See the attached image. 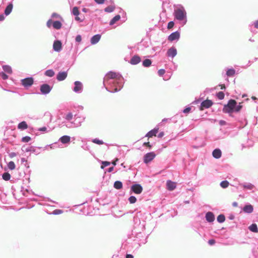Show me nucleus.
I'll return each instance as SVG.
<instances>
[{"mask_svg": "<svg viewBox=\"0 0 258 258\" xmlns=\"http://www.w3.org/2000/svg\"><path fill=\"white\" fill-rule=\"evenodd\" d=\"M123 80L120 74L109 71L103 79V86L107 91L110 93L117 92L123 86Z\"/></svg>", "mask_w": 258, "mask_h": 258, "instance_id": "1", "label": "nucleus"}, {"mask_svg": "<svg viewBox=\"0 0 258 258\" xmlns=\"http://www.w3.org/2000/svg\"><path fill=\"white\" fill-rule=\"evenodd\" d=\"M242 108L241 103L237 104L235 100L231 99L227 104L224 105L223 111L224 113H228L230 116H232L233 112L237 113L240 112Z\"/></svg>", "mask_w": 258, "mask_h": 258, "instance_id": "2", "label": "nucleus"}, {"mask_svg": "<svg viewBox=\"0 0 258 258\" xmlns=\"http://www.w3.org/2000/svg\"><path fill=\"white\" fill-rule=\"evenodd\" d=\"M174 19L177 20L179 24L183 26L187 21V13L183 6L179 5L174 10Z\"/></svg>", "mask_w": 258, "mask_h": 258, "instance_id": "3", "label": "nucleus"}, {"mask_svg": "<svg viewBox=\"0 0 258 258\" xmlns=\"http://www.w3.org/2000/svg\"><path fill=\"white\" fill-rule=\"evenodd\" d=\"M20 82L22 86L25 89H28L34 84V80L32 77H29L21 79Z\"/></svg>", "mask_w": 258, "mask_h": 258, "instance_id": "4", "label": "nucleus"}, {"mask_svg": "<svg viewBox=\"0 0 258 258\" xmlns=\"http://www.w3.org/2000/svg\"><path fill=\"white\" fill-rule=\"evenodd\" d=\"M52 87L46 83H44L40 86V91L42 94L46 95L50 92Z\"/></svg>", "mask_w": 258, "mask_h": 258, "instance_id": "5", "label": "nucleus"}, {"mask_svg": "<svg viewBox=\"0 0 258 258\" xmlns=\"http://www.w3.org/2000/svg\"><path fill=\"white\" fill-rule=\"evenodd\" d=\"M74 86L72 88V90L76 93L80 94L83 90V85L82 83L79 81H76L74 83Z\"/></svg>", "mask_w": 258, "mask_h": 258, "instance_id": "6", "label": "nucleus"}, {"mask_svg": "<svg viewBox=\"0 0 258 258\" xmlns=\"http://www.w3.org/2000/svg\"><path fill=\"white\" fill-rule=\"evenodd\" d=\"M180 36V32L177 30L171 33L168 36V40L170 42L177 41L179 40Z\"/></svg>", "mask_w": 258, "mask_h": 258, "instance_id": "7", "label": "nucleus"}, {"mask_svg": "<svg viewBox=\"0 0 258 258\" xmlns=\"http://www.w3.org/2000/svg\"><path fill=\"white\" fill-rule=\"evenodd\" d=\"M155 157L156 154L154 152L147 153L144 156V162L146 164H148L152 161Z\"/></svg>", "mask_w": 258, "mask_h": 258, "instance_id": "8", "label": "nucleus"}, {"mask_svg": "<svg viewBox=\"0 0 258 258\" xmlns=\"http://www.w3.org/2000/svg\"><path fill=\"white\" fill-rule=\"evenodd\" d=\"M143 191L142 186L139 183H135L132 185L131 187V191L135 194H140Z\"/></svg>", "mask_w": 258, "mask_h": 258, "instance_id": "9", "label": "nucleus"}, {"mask_svg": "<svg viewBox=\"0 0 258 258\" xmlns=\"http://www.w3.org/2000/svg\"><path fill=\"white\" fill-rule=\"evenodd\" d=\"M85 119V117L83 116H75V120L71 124H74V127H78L81 126L82 122H83Z\"/></svg>", "mask_w": 258, "mask_h": 258, "instance_id": "10", "label": "nucleus"}, {"mask_svg": "<svg viewBox=\"0 0 258 258\" xmlns=\"http://www.w3.org/2000/svg\"><path fill=\"white\" fill-rule=\"evenodd\" d=\"M213 105V102L211 100L207 99L202 101L200 106L201 110L210 108Z\"/></svg>", "mask_w": 258, "mask_h": 258, "instance_id": "11", "label": "nucleus"}, {"mask_svg": "<svg viewBox=\"0 0 258 258\" xmlns=\"http://www.w3.org/2000/svg\"><path fill=\"white\" fill-rule=\"evenodd\" d=\"M53 49L55 52H59L62 50V43L60 40H55L53 43Z\"/></svg>", "mask_w": 258, "mask_h": 258, "instance_id": "12", "label": "nucleus"}, {"mask_svg": "<svg viewBox=\"0 0 258 258\" xmlns=\"http://www.w3.org/2000/svg\"><path fill=\"white\" fill-rule=\"evenodd\" d=\"M177 49L174 46L169 48L166 52V55L169 57H174L177 55Z\"/></svg>", "mask_w": 258, "mask_h": 258, "instance_id": "13", "label": "nucleus"}, {"mask_svg": "<svg viewBox=\"0 0 258 258\" xmlns=\"http://www.w3.org/2000/svg\"><path fill=\"white\" fill-rule=\"evenodd\" d=\"M67 71L59 72L57 74L56 78L58 81H62L67 78Z\"/></svg>", "mask_w": 258, "mask_h": 258, "instance_id": "14", "label": "nucleus"}, {"mask_svg": "<svg viewBox=\"0 0 258 258\" xmlns=\"http://www.w3.org/2000/svg\"><path fill=\"white\" fill-rule=\"evenodd\" d=\"M58 141L62 144H69L71 142V137L68 135H64L61 137Z\"/></svg>", "mask_w": 258, "mask_h": 258, "instance_id": "15", "label": "nucleus"}, {"mask_svg": "<svg viewBox=\"0 0 258 258\" xmlns=\"http://www.w3.org/2000/svg\"><path fill=\"white\" fill-rule=\"evenodd\" d=\"M13 9V4L12 2L9 3L4 10V15L6 16L9 15L12 12Z\"/></svg>", "mask_w": 258, "mask_h": 258, "instance_id": "16", "label": "nucleus"}, {"mask_svg": "<svg viewBox=\"0 0 258 258\" xmlns=\"http://www.w3.org/2000/svg\"><path fill=\"white\" fill-rule=\"evenodd\" d=\"M206 220L209 223L213 222L215 219L214 213L212 212H208L205 215Z\"/></svg>", "mask_w": 258, "mask_h": 258, "instance_id": "17", "label": "nucleus"}, {"mask_svg": "<svg viewBox=\"0 0 258 258\" xmlns=\"http://www.w3.org/2000/svg\"><path fill=\"white\" fill-rule=\"evenodd\" d=\"M101 37V35L100 34H97L93 35L90 39V42L91 44L94 45L97 44L99 40H100Z\"/></svg>", "mask_w": 258, "mask_h": 258, "instance_id": "18", "label": "nucleus"}, {"mask_svg": "<svg viewBox=\"0 0 258 258\" xmlns=\"http://www.w3.org/2000/svg\"><path fill=\"white\" fill-rule=\"evenodd\" d=\"M141 61V57L138 55H135L130 59V63L133 65H136Z\"/></svg>", "mask_w": 258, "mask_h": 258, "instance_id": "19", "label": "nucleus"}, {"mask_svg": "<svg viewBox=\"0 0 258 258\" xmlns=\"http://www.w3.org/2000/svg\"><path fill=\"white\" fill-rule=\"evenodd\" d=\"M159 131V127L158 126H156L153 129L150 131L149 132H148L146 135V137L148 138H151L153 136H156V134Z\"/></svg>", "mask_w": 258, "mask_h": 258, "instance_id": "20", "label": "nucleus"}, {"mask_svg": "<svg viewBox=\"0 0 258 258\" xmlns=\"http://www.w3.org/2000/svg\"><path fill=\"white\" fill-rule=\"evenodd\" d=\"M167 188L170 191L173 190L176 187V183L168 180L166 182Z\"/></svg>", "mask_w": 258, "mask_h": 258, "instance_id": "21", "label": "nucleus"}, {"mask_svg": "<svg viewBox=\"0 0 258 258\" xmlns=\"http://www.w3.org/2000/svg\"><path fill=\"white\" fill-rule=\"evenodd\" d=\"M212 155L216 159H219L222 156V152L219 148H216L213 151Z\"/></svg>", "mask_w": 258, "mask_h": 258, "instance_id": "22", "label": "nucleus"}, {"mask_svg": "<svg viewBox=\"0 0 258 258\" xmlns=\"http://www.w3.org/2000/svg\"><path fill=\"white\" fill-rule=\"evenodd\" d=\"M239 185L241 186L244 189H247L249 190H252L254 187V185L249 182H244L239 183Z\"/></svg>", "mask_w": 258, "mask_h": 258, "instance_id": "23", "label": "nucleus"}, {"mask_svg": "<svg viewBox=\"0 0 258 258\" xmlns=\"http://www.w3.org/2000/svg\"><path fill=\"white\" fill-rule=\"evenodd\" d=\"M243 211L246 213L250 214L253 212V207L250 204L245 205L243 208Z\"/></svg>", "mask_w": 258, "mask_h": 258, "instance_id": "24", "label": "nucleus"}, {"mask_svg": "<svg viewBox=\"0 0 258 258\" xmlns=\"http://www.w3.org/2000/svg\"><path fill=\"white\" fill-rule=\"evenodd\" d=\"M22 150L24 152H35V147L33 146L27 147L25 145H24L22 147Z\"/></svg>", "mask_w": 258, "mask_h": 258, "instance_id": "25", "label": "nucleus"}, {"mask_svg": "<svg viewBox=\"0 0 258 258\" xmlns=\"http://www.w3.org/2000/svg\"><path fill=\"white\" fill-rule=\"evenodd\" d=\"M17 127L19 130L23 131L27 129L28 126L25 121H22L18 124Z\"/></svg>", "mask_w": 258, "mask_h": 258, "instance_id": "26", "label": "nucleus"}, {"mask_svg": "<svg viewBox=\"0 0 258 258\" xmlns=\"http://www.w3.org/2000/svg\"><path fill=\"white\" fill-rule=\"evenodd\" d=\"M119 13L121 16V18H122L121 21L124 23L127 20V16L126 12L123 11L122 9H120Z\"/></svg>", "mask_w": 258, "mask_h": 258, "instance_id": "27", "label": "nucleus"}, {"mask_svg": "<svg viewBox=\"0 0 258 258\" xmlns=\"http://www.w3.org/2000/svg\"><path fill=\"white\" fill-rule=\"evenodd\" d=\"M52 27L55 29L59 30L62 27V23L60 21H53Z\"/></svg>", "mask_w": 258, "mask_h": 258, "instance_id": "28", "label": "nucleus"}, {"mask_svg": "<svg viewBox=\"0 0 258 258\" xmlns=\"http://www.w3.org/2000/svg\"><path fill=\"white\" fill-rule=\"evenodd\" d=\"M121 19V16L120 15H115L109 22V25L112 26L114 25L116 22L119 21Z\"/></svg>", "mask_w": 258, "mask_h": 258, "instance_id": "29", "label": "nucleus"}, {"mask_svg": "<svg viewBox=\"0 0 258 258\" xmlns=\"http://www.w3.org/2000/svg\"><path fill=\"white\" fill-rule=\"evenodd\" d=\"M248 229L254 233L258 232V228L257 226L255 223H252L248 227Z\"/></svg>", "mask_w": 258, "mask_h": 258, "instance_id": "30", "label": "nucleus"}, {"mask_svg": "<svg viewBox=\"0 0 258 258\" xmlns=\"http://www.w3.org/2000/svg\"><path fill=\"white\" fill-rule=\"evenodd\" d=\"M152 61L150 59H145L142 61V65L145 68H148L151 66Z\"/></svg>", "mask_w": 258, "mask_h": 258, "instance_id": "31", "label": "nucleus"}, {"mask_svg": "<svg viewBox=\"0 0 258 258\" xmlns=\"http://www.w3.org/2000/svg\"><path fill=\"white\" fill-rule=\"evenodd\" d=\"M54 75L55 72L52 69L47 70L44 72V75L48 77H52Z\"/></svg>", "mask_w": 258, "mask_h": 258, "instance_id": "32", "label": "nucleus"}, {"mask_svg": "<svg viewBox=\"0 0 258 258\" xmlns=\"http://www.w3.org/2000/svg\"><path fill=\"white\" fill-rule=\"evenodd\" d=\"M113 187L116 189H120L122 188V183L120 181L117 180L114 182Z\"/></svg>", "mask_w": 258, "mask_h": 258, "instance_id": "33", "label": "nucleus"}, {"mask_svg": "<svg viewBox=\"0 0 258 258\" xmlns=\"http://www.w3.org/2000/svg\"><path fill=\"white\" fill-rule=\"evenodd\" d=\"M3 69L5 73L6 72L9 74H11L12 73V68L9 65L3 66Z\"/></svg>", "mask_w": 258, "mask_h": 258, "instance_id": "34", "label": "nucleus"}, {"mask_svg": "<svg viewBox=\"0 0 258 258\" xmlns=\"http://www.w3.org/2000/svg\"><path fill=\"white\" fill-rule=\"evenodd\" d=\"M235 74V70L233 68L228 69L226 75L228 77H232Z\"/></svg>", "mask_w": 258, "mask_h": 258, "instance_id": "35", "label": "nucleus"}, {"mask_svg": "<svg viewBox=\"0 0 258 258\" xmlns=\"http://www.w3.org/2000/svg\"><path fill=\"white\" fill-rule=\"evenodd\" d=\"M217 221L220 223H222L225 221V215L223 214H220L217 218Z\"/></svg>", "mask_w": 258, "mask_h": 258, "instance_id": "36", "label": "nucleus"}, {"mask_svg": "<svg viewBox=\"0 0 258 258\" xmlns=\"http://www.w3.org/2000/svg\"><path fill=\"white\" fill-rule=\"evenodd\" d=\"M11 174L8 172H5L2 174L3 179L6 181L9 180L11 178Z\"/></svg>", "mask_w": 258, "mask_h": 258, "instance_id": "37", "label": "nucleus"}, {"mask_svg": "<svg viewBox=\"0 0 258 258\" xmlns=\"http://www.w3.org/2000/svg\"><path fill=\"white\" fill-rule=\"evenodd\" d=\"M72 14L75 16H78L80 15V11L78 7H74L72 11Z\"/></svg>", "mask_w": 258, "mask_h": 258, "instance_id": "38", "label": "nucleus"}, {"mask_svg": "<svg viewBox=\"0 0 258 258\" xmlns=\"http://www.w3.org/2000/svg\"><path fill=\"white\" fill-rule=\"evenodd\" d=\"M115 7L114 6H109L104 9V11L107 13H111L114 11Z\"/></svg>", "mask_w": 258, "mask_h": 258, "instance_id": "39", "label": "nucleus"}, {"mask_svg": "<svg viewBox=\"0 0 258 258\" xmlns=\"http://www.w3.org/2000/svg\"><path fill=\"white\" fill-rule=\"evenodd\" d=\"M63 117L66 120L70 121L73 118V114L72 112H69Z\"/></svg>", "mask_w": 258, "mask_h": 258, "instance_id": "40", "label": "nucleus"}, {"mask_svg": "<svg viewBox=\"0 0 258 258\" xmlns=\"http://www.w3.org/2000/svg\"><path fill=\"white\" fill-rule=\"evenodd\" d=\"M229 185V182L227 180H223L220 183V185L221 187H222L223 188H225L227 187Z\"/></svg>", "mask_w": 258, "mask_h": 258, "instance_id": "41", "label": "nucleus"}, {"mask_svg": "<svg viewBox=\"0 0 258 258\" xmlns=\"http://www.w3.org/2000/svg\"><path fill=\"white\" fill-rule=\"evenodd\" d=\"M92 142L94 144L99 145H103L104 144V143L103 142V141L102 140H100L98 138H95V139H92Z\"/></svg>", "mask_w": 258, "mask_h": 258, "instance_id": "42", "label": "nucleus"}, {"mask_svg": "<svg viewBox=\"0 0 258 258\" xmlns=\"http://www.w3.org/2000/svg\"><path fill=\"white\" fill-rule=\"evenodd\" d=\"M191 106H190L189 105L186 106L185 108L182 110V112L185 114H188L191 110Z\"/></svg>", "mask_w": 258, "mask_h": 258, "instance_id": "43", "label": "nucleus"}, {"mask_svg": "<svg viewBox=\"0 0 258 258\" xmlns=\"http://www.w3.org/2000/svg\"><path fill=\"white\" fill-rule=\"evenodd\" d=\"M8 167L9 169L12 170L15 168L16 165L13 161H10L8 164Z\"/></svg>", "mask_w": 258, "mask_h": 258, "instance_id": "44", "label": "nucleus"}, {"mask_svg": "<svg viewBox=\"0 0 258 258\" xmlns=\"http://www.w3.org/2000/svg\"><path fill=\"white\" fill-rule=\"evenodd\" d=\"M216 96L219 100H222L224 98L225 94L223 92L220 91L217 93Z\"/></svg>", "mask_w": 258, "mask_h": 258, "instance_id": "45", "label": "nucleus"}, {"mask_svg": "<svg viewBox=\"0 0 258 258\" xmlns=\"http://www.w3.org/2000/svg\"><path fill=\"white\" fill-rule=\"evenodd\" d=\"M128 200L131 204H134L137 201V198L134 196H130Z\"/></svg>", "mask_w": 258, "mask_h": 258, "instance_id": "46", "label": "nucleus"}, {"mask_svg": "<svg viewBox=\"0 0 258 258\" xmlns=\"http://www.w3.org/2000/svg\"><path fill=\"white\" fill-rule=\"evenodd\" d=\"M110 163L107 161H102L101 163V168L104 169L105 167L109 166Z\"/></svg>", "mask_w": 258, "mask_h": 258, "instance_id": "47", "label": "nucleus"}, {"mask_svg": "<svg viewBox=\"0 0 258 258\" xmlns=\"http://www.w3.org/2000/svg\"><path fill=\"white\" fill-rule=\"evenodd\" d=\"M31 140V138L29 136H25L23 137L21 141L24 143H28Z\"/></svg>", "mask_w": 258, "mask_h": 258, "instance_id": "48", "label": "nucleus"}, {"mask_svg": "<svg viewBox=\"0 0 258 258\" xmlns=\"http://www.w3.org/2000/svg\"><path fill=\"white\" fill-rule=\"evenodd\" d=\"M0 77L5 80L8 79V76L4 72H0Z\"/></svg>", "mask_w": 258, "mask_h": 258, "instance_id": "49", "label": "nucleus"}, {"mask_svg": "<svg viewBox=\"0 0 258 258\" xmlns=\"http://www.w3.org/2000/svg\"><path fill=\"white\" fill-rule=\"evenodd\" d=\"M51 18H56V19L58 18V19H60L62 20V18L61 17V16L56 13H53L51 14Z\"/></svg>", "mask_w": 258, "mask_h": 258, "instance_id": "50", "label": "nucleus"}, {"mask_svg": "<svg viewBox=\"0 0 258 258\" xmlns=\"http://www.w3.org/2000/svg\"><path fill=\"white\" fill-rule=\"evenodd\" d=\"M82 36L81 35L78 34L76 36V38H75L76 42L79 43L82 41Z\"/></svg>", "mask_w": 258, "mask_h": 258, "instance_id": "51", "label": "nucleus"}, {"mask_svg": "<svg viewBox=\"0 0 258 258\" xmlns=\"http://www.w3.org/2000/svg\"><path fill=\"white\" fill-rule=\"evenodd\" d=\"M174 26V21H170L168 22V25H167V28L168 29H170L171 28H172Z\"/></svg>", "mask_w": 258, "mask_h": 258, "instance_id": "52", "label": "nucleus"}, {"mask_svg": "<svg viewBox=\"0 0 258 258\" xmlns=\"http://www.w3.org/2000/svg\"><path fill=\"white\" fill-rule=\"evenodd\" d=\"M53 21L50 19H49L47 23H46V26L48 28H50L53 25Z\"/></svg>", "mask_w": 258, "mask_h": 258, "instance_id": "53", "label": "nucleus"}, {"mask_svg": "<svg viewBox=\"0 0 258 258\" xmlns=\"http://www.w3.org/2000/svg\"><path fill=\"white\" fill-rule=\"evenodd\" d=\"M165 70L163 69H160L158 71V75L160 77L162 76L165 74Z\"/></svg>", "mask_w": 258, "mask_h": 258, "instance_id": "54", "label": "nucleus"}, {"mask_svg": "<svg viewBox=\"0 0 258 258\" xmlns=\"http://www.w3.org/2000/svg\"><path fill=\"white\" fill-rule=\"evenodd\" d=\"M62 213V211L59 209H56L53 211V214L54 215H58L61 214Z\"/></svg>", "mask_w": 258, "mask_h": 258, "instance_id": "55", "label": "nucleus"}, {"mask_svg": "<svg viewBox=\"0 0 258 258\" xmlns=\"http://www.w3.org/2000/svg\"><path fill=\"white\" fill-rule=\"evenodd\" d=\"M208 244L210 245H213L216 243V241L214 239H210L208 240Z\"/></svg>", "mask_w": 258, "mask_h": 258, "instance_id": "56", "label": "nucleus"}, {"mask_svg": "<svg viewBox=\"0 0 258 258\" xmlns=\"http://www.w3.org/2000/svg\"><path fill=\"white\" fill-rule=\"evenodd\" d=\"M95 3L99 5H101L104 3L105 0H94Z\"/></svg>", "mask_w": 258, "mask_h": 258, "instance_id": "57", "label": "nucleus"}, {"mask_svg": "<svg viewBox=\"0 0 258 258\" xmlns=\"http://www.w3.org/2000/svg\"><path fill=\"white\" fill-rule=\"evenodd\" d=\"M219 124L221 126H224V125L226 124V122L225 120H220L219 121Z\"/></svg>", "mask_w": 258, "mask_h": 258, "instance_id": "58", "label": "nucleus"}, {"mask_svg": "<svg viewBox=\"0 0 258 258\" xmlns=\"http://www.w3.org/2000/svg\"><path fill=\"white\" fill-rule=\"evenodd\" d=\"M38 131H40V132H46L47 128L45 126H43L42 127L39 128L38 129Z\"/></svg>", "mask_w": 258, "mask_h": 258, "instance_id": "59", "label": "nucleus"}, {"mask_svg": "<svg viewBox=\"0 0 258 258\" xmlns=\"http://www.w3.org/2000/svg\"><path fill=\"white\" fill-rule=\"evenodd\" d=\"M254 25V27L255 28L258 29V20L255 21V22H253L251 25Z\"/></svg>", "mask_w": 258, "mask_h": 258, "instance_id": "60", "label": "nucleus"}, {"mask_svg": "<svg viewBox=\"0 0 258 258\" xmlns=\"http://www.w3.org/2000/svg\"><path fill=\"white\" fill-rule=\"evenodd\" d=\"M17 155L15 152H11L9 154V156L10 158H13Z\"/></svg>", "mask_w": 258, "mask_h": 258, "instance_id": "61", "label": "nucleus"}, {"mask_svg": "<svg viewBox=\"0 0 258 258\" xmlns=\"http://www.w3.org/2000/svg\"><path fill=\"white\" fill-rule=\"evenodd\" d=\"M164 136V133L163 132H161L158 135V138H161Z\"/></svg>", "mask_w": 258, "mask_h": 258, "instance_id": "62", "label": "nucleus"}, {"mask_svg": "<svg viewBox=\"0 0 258 258\" xmlns=\"http://www.w3.org/2000/svg\"><path fill=\"white\" fill-rule=\"evenodd\" d=\"M200 102H201V99H196L195 101H194L192 102V104H197L199 103Z\"/></svg>", "mask_w": 258, "mask_h": 258, "instance_id": "63", "label": "nucleus"}, {"mask_svg": "<svg viewBox=\"0 0 258 258\" xmlns=\"http://www.w3.org/2000/svg\"><path fill=\"white\" fill-rule=\"evenodd\" d=\"M125 258H134V256L132 254H126Z\"/></svg>", "mask_w": 258, "mask_h": 258, "instance_id": "64", "label": "nucleus"}]
</instances>
